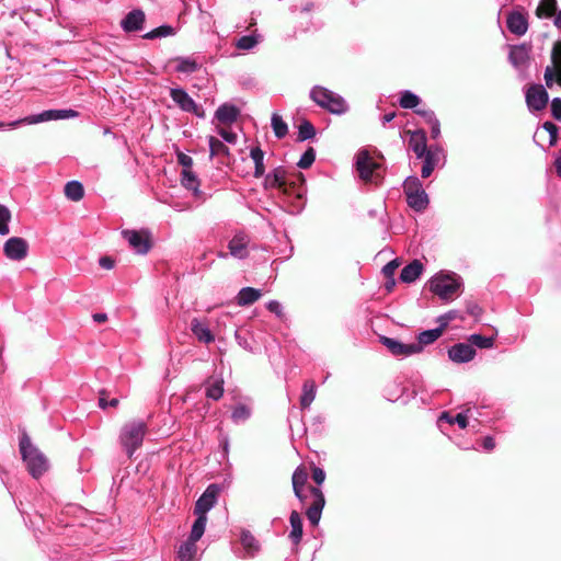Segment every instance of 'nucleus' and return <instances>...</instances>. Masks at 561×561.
<instances>
[{"label":"nucleus","mask_w":561,"mask_h":561,"mask_svg":"<svg viewBox=\"0 0 561 561\" xmlns=\"http://www.w3.org/2000/svg\"><path fill=\"white\" fill-rule=\"evenodd\" d=\"M310 96L319 106L333 114H342L347 110L345 100L325 88L314 87L311 90Z\"/></svg>","instance_id":"nucleus-7"},{"label":"nucleus","mask_w":561,"mask_h":561,"mask_svg":"<svg viewBox=\"0 0 561 561\" xmlns=\"http://www.w3.org/2000/svg\"><path fill=\"white\" fill-rule=\"evenodd\" d=\"M224 381L215 380L213 382H207L206 386V397L213 400H218L222 397L224 393Z\"/></svg>","instance_id":"nucleus-39"},{"label":"nucleus","mask_w":561,"mask_h":561,"mask_svg":"<svg viewBox=\"0 0 561 561\" xmlns=\"http://www.w3.org/2000/svg\"><path fill=\"white\" fill-rule=\"evenodd\" d=\"M175 70L182 73H193L199 68L196 60L191 57H178L175 58Z\"/></svg>","instance_id":"nucleus-34"},{"label":"nucleus","mask_w":561,"mask_h":561,"mask_svg":"<svg viewBox=\"0 0 561 561\" xmlns=\"http://www.w3.org/2000/svg\"><path fill=\"white\" fill-rule=\"evenodd\" d=\"M20 453L33 478H41L49 469L47 457L32 444L26 433H23L20 438Z\"/></svg>","instance_id":"nucleus-4"},{"label":"nucleus","mask_w":561,"mask_h":561,"mask_svg":"<svg viewBox=\"0 0 561 561\" xmlns=\"http://www.w3.org/2000/svg\"><path fill=\"white\" fill-rule=\"evenodd\" d=\"M312 480L318 484L321 485L325 480V472L320 467H313L312 469Z\"/></svg>","instance_id":"nucleus-54"},{"label":"nucleus","mask_w":561,"mask_h":561,"mask_svg":"<svg viewBox=\"0 0 561 561\" xmlns=\"http://www.w3.org/2000/svg\"><path fill=\"white\" fill-rule=\"evenodd\" d=\"M526 102L535 111L542 110L548 103V93L540 84L531 85L526 92Z\"/></svg>","instance_id":"nucleus-17"},{"label":"nucleus","mask_w":561,"mask_h":561,"mask_svg":"<svg viewBox=\"0 0 561 561\" xmlns=\"http://www.w3.org/2000/svg\"><path fill=\"white\" fill-rule=\"evenodd\" d=\"M557 12V0H541L536 9V16L539 19H549Z\"/></svg>","instance_id":"nucleus-33"},{"label":"nucleus","mask_w":561,"mask_h":561,"mask_svg":"<svg viewBox=\"0 0 561 561\" xmlns=\"http://www.w3.org/2000/svg\"><path fill=\"white\" fill-rule=\"evenodd\" d=\"M11 220V211L4 205L0 204V234L7 236L10 232L9 221Z\"/></svg>","instance_id":"nucleus-43"},{"label":"nucleus","mask_w":561,"mask_h":561,"mask_svg":"<svg viewBox=\"0 0 561 561\" xmlns=\"http://www.w3.org/2000/svg\"><path fill=\"white\" fill-rule=\"evenodd\" d=\"M146 432L147 425L144 422H134L124 426L119 440L129 458L142 445Z\"/></svg>","instance_id":"nucleus-8"},{"label":"nucleus","mask_w":561,"mask_h":561,"mask_svg":"<svg viewBox=\"0 0 561 561\" xmlns=\"http://www.w3.org/2000/svg\"><path fill=\"white\" fill-rule=\"evenodd\" d=\"M316 159V151L313 148L309 147L300 157L297 162V167L300 169H308L312 165Z\"/></svg>","instance_id":"nucleus-45"},{"label":"nucleus","mask_w":561,"mask_h":561,"mask_svg":"<svg viewBox=\"0 0 561 561\" xmlns=\"http://www.w3.org/2000/svg\"><path fill=\"white\" fill-rule=\"evenodd\" d=\"M145 23V13L139 10L130 11L121 22V26L125 32H136L142 30Z\"/></svg>","instance_id":"nucleus-20"},{"label":"nucleus","mask_w":561,"mask_h":561,"mask_svg":"<svg viewBox=\"0 0 561 561\" xmlns=\"http://www.w3.org/2000/svg\"><path fill=\"white\" fill-rule=\"evenodd\" d=\"M261 41H262V35L257 33V30L252 31L251 34L248 35V50L252 49Z\"/></svg>","instance_id":"nucleus-55"},{"label":"nucleus","mask_w":561,"mask_h":561,"mask_svg":"<svg viewBox=\"0 0 561 561\" xmlns=\"http://www.w3.org/2000/svg\"><path fill=\"white\" fill-rule=\"evenodd\" d=\"M317 393V387L313 380L305 381L302 386V393L300 396V405L302 409H307L313 402Z\"/></svg>","instance_id":"nucleus-28"},{"label":"nucleus","mask_w":561,"mask_h":561,"mask_svg":"<svg viewBox=\"0 0 561 561\" xmlns=\"http://www.w3.org/2000/svg\"><path fill=\"white\" fill-rule=\"evenodd\" d=\"M506 27L515 35H524L528 30L527 16L519 11L510 12L506 19Z\"/></svg>","instance_id":"nucleus-19"},{"label":"nucleus","mask_w":561,"mask_h":561,"mask_svg":"<svg viewBox=\"0 0 561 561\" xmlns=\"http://www.w3.org/2000/svg\"><path fill=\"white\" fill-rule=\"evenodd\" d=\"M530 47L526 44L512 46L510 50V61L515 67L526 66L529 61Z\"/></svg>","instance_id":"nucleus-23"},{"label":"nucleus","mask_w":561,"mask_h":561,"mask_svg":"<svg viewBox=\"0 0 561 561\" xmlns=\"http://www.w3.org/2000/svg\"><path fill=\"white\" fill-rule=\"evenodd\" d=\"M423 271V263L420 260H413L401 270L400 280L405 284H411L422 275Z\"/></svg>","instance_id":"nucleus-22"},{"label":"nucleus","mask_w":561,"mask_h":561,"mask_svg":"<svg viewBox=\"0 0 561 561\" xmlns=\"http://www.w3.org/2000/svg\"><path fill=\"white\" fill-rule=\"evenodd\" d=\"M172 101L184 112L196 114L198 106L188 93L182 88H173L170 90Z\"/></svg>","instance_id":"nucleus-18"},{"label":"nucleus","mask_w":561,"mask_h":561,"mask_svg":"<svg viewBox=\"0 0 561 561\" xmlns=\"http://www.w3.org/2000/svg\"><path fill=\"white\" fill-rule=\"evenodd\" d=\"M219 493L220 486L218 484L208 485L195 503L194 515L206 516L207 512L215 506Z\"/></svg>","instance_id":"nucleus-11"},{"label":"nucleus","mask_w":561,"mask_h":561,"mask_svg":"<svg viewBox=\"0 0 561 561\" xmlns=\"http://www.w3.org/2000/svg\"><path fill=\"white\" fill-rule=\"evenodd\" d=\"M307 479V471L302 467H297L291 477L293 490L296 497H300L301 490H305Z\"/></svg>","instance_id":"nucleus-29"},{"label":"nucleus","mask_w":561,"mask_h":561,"mask_svg":"<svg viewBox=\"0 0 561 561\" xmlns=\"http://www.w3.org/2000/svg\"><path fill=\"white\" fill-rule=\"evenodd\" d=\"M57 121L76 118L79 116V113L72 108H61L56 110Z\"/></svg>","instance_id":"nucleus-49"},{"label":"nucleus","mask_w":561,"mask_h":561,"mask_svg":"<svg viewBox=\"0 0 561 561\" xmlns=\"http://www.w3.org/2000/svg\"><path fill=\"white\" fill-rule=\"evenodd\" d=\"M482 447L486 451H491L495 447V442L492 436H485L482 440Z\"/></svg>","instance_id":"nucleus-61"},{"label":"nucleus","mask_w":561,"mask_h":561,"mask_svg":"<svg viewBox=\"0 0 561 561\" xmlns=\"http://www.w3.org/2000/svg\"><path fill=\"white\" fill-rule=\"evenodd\" d=\"M197 541H192L191 538H188L185 542H183L178 551V557L181 561H193L195 558V554L197 552L196 547Z\"/></svg>","instance_id":"nucleus-32"},{"label":"nucleus","mask_w":561,"mask_h":561,"mask_svg":"<svg viewBox=\"0 0 561 561\" xmlns=\"http://www.w3.org/2000/svg\"><path fill=\"white\" fill-rule=\"evenodd\" d=\"M271 125L274 131L275 137L284 138L288 133V126L284 122L280 115L274 113L272 115Z\"/></svg>","instance_id":"nucleus-37"},{"label":"nucleus","mask_w":561,"mask_h":561,"mask_svg":"<svg viewBox=\"0 0 561 561\" xmlns=\"http://www.w3.org/2000/svg\"><path fill=\"white\" fill-rule=\"evenodd\" d=\"M191 330L199 342L209 344L214 342L215 336L207 325L203 324L198 319L194 318L191 321Z\"/></svg>","instance_id":"nucleus-25"},{"label":"nucleus","mask_w":561,"mask_h":561,"mask_svg":"<svg viewBox=\"0 0 561 561\" xmlns=\"http://www.w3.org/2000/svg\"><path fill=\"white\" fill-rule=\"evenodd\" d=\"M399 267V262L398 260H392L390 262H388L383 267H382V274L385 275L386 278H391L394 276V273H396V270Z\"/></svg>","instance_id":"nucleus-50"},{"label":"nucleus","mask_w":561,"mask_h":561,"mask_svg":"<svg viewBox=\"0 0 561 561\" xmlns=\"http://www.w3.org/2000/svg\"><path fill=\"white\" fill-rule=\"evenodd\" d=\"M4 255L12 261H22L27 256L28 243L21 237H12L4 242Z\"/></svg>","instance_id":"nucleus-12"},{"label":"nucleus","mask_w":561,"mask_h":561,"mask_svg":"<svg viewBox=\"0 0 561 561\" xmlns=\"http://www.w3.org/2000/svg\"><path fill=\"white\" fill-rule=\"evenodd\" d=\"M380 342L394 356H409L421 352L420 345L404 344L396 339L380 336Z\"/></svg>","instance_id":"nucleus-15"},{"label":"nucleus","mask_w":561,"mask_h":561,"mask_svg":"<svg viewBox=\"0 0 561 561\" xmlns=\"http://www.w3.org/2000/svg\"><path fill=\"white\" fill-rule=\"evenodd\" d=\"M409 150L422 162L421 176H431L435 168L443 167L446 161L445 150L437 144L410 142Z\"/></svg>","instance_id":"nucleus-3"},{"label":"nucleus","mask_w":561,"mask_h":561,"mask_svg":"<svg viewBox=\"0 0 561 561\" xmlns=\"http://www.w3.org/2000/svg\"><path fill=\"white\" fill-rule=\"evenodd\" d=\"M468 313L473 317H479L481 314L482 309L477 304L468 305Z\"/></svg>","instance_id":"nucleus-63"},{"label":"nucleus","mask_w":561,"mask_h":561,"mask_svg":"<svg viewBox=\"0 0 561 561\" xmlns=\"http://www.w3.org/2000/svg\"><path fill=\"white\" fill-rule=\"evenodd\" d=\"M266 309L274 313L278 319H282L284 317L283 306L277 300H270L266 304Z\"/></svg>","instance_id":"nucleus-48"},{"label":"nucleus","mask_w":561,"mask_h":561,"mask_svg":"<svg viewBox=\"0 0 561 561\" xmlns=\"http://www.w3.org/2000/svg\"><path fill=\"white\" fill-rule=\"evenodd\" d=\"M417 114L422 115L430 127L431 138L436 139L440 135V125L435 114L431 110H419Z\"/></svg>","instance_id":"nucleus-27"},{"label":"nucleus","mask_w":561,"mask_h":561,"mask_svg":"<svg viewBox=\"0 0 561 561\" xmlns=\"http://www.w3.org/2000/svg\"><path fill=\"white\" fill-rule=\"evenodd\" d=\"M552 66H548L545 70V81L548 88L553 85L554 76L561 83V39L557 41L551 51Z\"/></svg>","instance_id":"nucleus-14"},{"label":"nucleus","mask_w":561,"mask_h":561,"mask_svg":"<svg viewBox=\"0 0 561 561\" xmlns=\"http://www.w3.org/2000/svg\"><path fill=\"white\" fill-rule=\"evenodd\" d=\"M420 102V98L410 91H404L399 100V104L402 108H414Z\"/></svg>","instance_id":"nucleus-41"},{"label":"nucleus","mask_w":561,"mask_h":561,"mask_svg":"<svg viewBox=\"0 0 561 561\" xmlns=\"http://www.w3.org/2000/svg\"><path fill=\"white\" fill-rule=\"evenodd\" d=\"M543 128L549 133L550 140H557L558 138V127L556 124L551 122H546L543 124Z\"/></svg>","instance_id":"nucleus-59"},{"label":"nucleus","mask_w":561,"mask_h":561,"mask_svg":"<svg viewBox=\"0 0 561 561\" xmlns=\"http://www.w3.org/2000/svg\"><path fill=\"white\" fill-rule=\"evenodd\" d=\"M178 162L183 167V169H190L193 165V159L185 154L184 152L176 149Z\"/></svg>","instance_id":"nucleus-52"},{"label":"nucleus","mask_w":561,"mask_h":561,"mask_svg":"<svg viewBox=\"0 0 561 561\" xmlns=\"http://www.w3.org/2000/svg\"><path fill=\"white\" fill-rule=\"evenodd\" d=\"M65 195L68 199L79 202L84 196L83 185L78 181H70L65 185Z\"/></svg>","instance_id":"nucleus-31"},{"label":"nucleus","mask_w":561,"mask_h":561,"mask_svg":"<svg viewBox=\"0 0 561 561\" xmlns=\"http://www.w3.org/2000/svg\"><path fill=\"white\" fill-rule=\"evenodd\" d=\"M476 353L474 347L468 343H456L448 348L449 359L457 364H463L472 360Z\"/></svg>","instance_id":"nucleus-16"},{"label":"nucleus","mask_w":561,"mask_h":561,"mask_svg":"<svg viewBox=\"0 0 561 561\" xmlns=\"http://www.w3.org/2000/svg\"><path fill=\"white\" fill-rule=\"evenodd\" d=\"M458 317V311L450 310L437 318V322L439 323L438 328H442V331L444 332L445 329L448 327L449 322L455 320Z\"/></svg>","instance_id":"nucleus-46"},{"label":"nucleus","mask_w":561,"mask_h":561,"mask_svg":"<svg viewBox=\"0 0 561 561\" xmlns=\"http://www.w3.org/2000/svg\"><path fill=\"white\" fill-rule=\"evenodd\" d=\"M317 135L314 126L308 119H301L298 125V139L297 140H309L314 138Z\"/></svg>","instance_id":"nucleus-35"},{"label":"nucleus","mask_w":561,"mask_h":561,"mask_svg":"<svg viewBox=\"0 0 561 561\" xmlns=\"http://www.w3.org/2000/svg\"><path fill=\"white\" fill-rule=\"evenodd\" d=\"M551 114L556 119H561V99L556 98L552 100Z\"/></svg>","instance_id":"nucleus-56"},{"label":"nucleus","mask_w":561,"mask_h":561,"mask_svg":"<svg viewBox=\"0 0 561 561\" xmlns=\"http://www.w3.org/2000/svg\"><path fill=\"white\" fill-rule=\"evenodd\" d=\"M421 190H423V184L417 176L410 175L403 182V192L405 196L412 193H417Z\"/></svg>","instance_id":"nucleus-38"},{"label":"nucleus","mask_w":561,"mask_h":561,"mask_svg":"<svg viewBox=\"0 0 561 561\" xmlns=\"http://www.w3.org/2000/svg\"><path fill=\"white\" fill-rule=\"evenodd\" d=\"M381 156H375L367 148L359 149L354 157V172L364 184L379 186L383 180Z\"/></svg>","instance_id":"nucleus-2"},{"label":"nucleus","mask_w":561,"mask_h":561,"mask_svg":"<svg viewBox=\"0 0 561 561\" xmlns=\"http://www.w3.org/2000/svg\"><path fill=\"white\" fill-rule=\"evenodd\" d=\"M197 518L195 519L192 530L190 534V537L192 541H198L202 536L204 535L206 523H207V516L203 515H196Z\"/></svg>","instance_id":"nucleus-36"},{"label":"nucleus","mask_w":561,"mask_h":561,"mask_svg":"<svg viewBox=\"0 0 561 561\" xmlns=\"http://www.w3.org/2000/svg\"><path fill=\"white\" fill-rule=\"evenodd\" d=\"M461 277L456 273H438L430 280V289L442 299H450L461 287Z\"/></svg>","instance_id":"nucleus-5"},{"label":"nucleus","mask_w":561,"mask_h":561,"mask_svg":"<svg viewBox=\"0 0 561 561\" xmlns=\"http://www.w3.org/2000/svg\"><path fill=\"white\" fill-rule=\"evenodd\" d=\"M290 531L288 538L294 547H298L302 539V517L297 511H293L289 516Z\"/></svg>","instance_id":"nucleus-21"},{"label":"nucleus","mask_w":561,"mask_h":561,"mask_svg":"<svg viewBox=\"0 0 561 561\" xmlns=\"http://www.w3.org/2000/svg\"><path fill=\"white\" fill-rule=\"evenodd\" d=\"M123 237L129 245L139 254H146L151 248L150 233L146 230H124Z\"/></svg>","instance_id":"nucleus-10"},{"label":"nucleus","mask_w":561,"mask_h":561,"mask_svg":"<svg viewBox=\"0 0 561 561\" xmlns=\"http://www.w3.org/2000/svg\"><path fill=\"white\" fill-rule=\"evenodd\" d=\"M209 146L211 156L228 154V148L225 142H209Z\"/></svg>","instance_id":"nucleus-53"},{"label":"nucleus","mask_w":561,"mask_h":561,"mask_svg":"<svg viewBox=\"0 0 561 561\" xmlns=\"http://www.w3.org/2000/svg\"><path fill=\"white\" fill-rule=\"evenodd\" d=\"M250 158L254 163V178H264L263 185L266 190H278L299 201L305 198L306 179L301 172L275 165L273 154L266 156L259 147L250 150Z\"/></svg>","instance_id":"nucleus-1"},{"label":"nucleus","mask_w":561,"mask_h":561,"mask_svg":"<svg viewBox=\"0 0 561 561\" xmlns=\"http://www.w3.org/2000/svg\"><path fill=\"white\" fill-rule=\"evenodd\" d=\"M262 296L260 289L248 286V306L254 304Z\"/></svg>","instance_id":"nucleus-57"},{"label":"nucleus","mask_w":561,"mask_h":561,"mask_svg":"<svg viewBox=\"0 0 561 561\" xmlns=\"http://www.w3.org/2000/svg\"><path fill=\"white\" fill-rule=\"evenodd\" d=\"M405 198L409 207L419 213L424 211L430 204L428 195L424 188L405 196Z\"/></svg>","instance_id":"nucleus-24"},{"label":"nucleus","mask_w":561,"mask_h":561,"mask_svg":"<svg viewBox=\"0 0 561 561\" xmlns=\"http://www.w3.org/2000/svg\"><path fill=\"white\" fill-rule=\"evenodd\" d=\"M57 121L56 110H46L38 114L26 116L12 122H0V129H13L22 124H38L43 122Z\"/></svg>","instance_id":"nucleus-13"},{"label":"nucleus","mask_w":561,"mask_h":561,"mask_svg":"<svg viewBox=\"0 0 561 561\" xmlns=\"http://www.w3.org/2000/svg\"><path fill=\"white\" fill-rule=\"evenodd\" d=\"M260 551V542L248 533V558L256 556Z\"/></svg>","instance_id":"nucleus-47"},{"label":"nucleus","mask_w":561,"mask_h":561,"mask_svg":"<svg viewBox=\"0 0 561 561\" xmlns=\"http://www.w3.org/2000/svg\"><path fill=\"white\" fill-rule=\"evenodd\" d=\"M240 115V110L229 103L220 105L214 115L213 124L218 128L224 140H236V135L228 130Z\"/></svg>","instance_id":"nucleus-6"},{"label":"nucleus","mask_w":561,"mask_h":561,"mask_svg":"<svg viewBox=\"0 0 561 561\" xmlns=\"http://www.w3.org/2000/svg\"><path fill=\"white\" fill-rule=\"evenodd\" d=\"M182 185L188 190L197 191L198 187V181L196 179V175L193 173L190 169H183L182 170Z\"/></svg>","instance_id":"nucleus-44"},{"label":"nucleus","mask_w":561,"mask_h":561,"mask_svg":"<svg viewBox=\"0 0 561 561\" xmlns=\"http://www.w3.org/2000/svg\"><path fill=\"white\" fill-rule=\"evenodd\" d=\"M99 264L105 270H111L114 267L115 261L111 256H102Z\"/></svg>","instance_id":"nucleus-60"},{"label":"nucleus","mask_w":561,"mask_h":561,"mask_svg":"<svg viewBox=\"0 0 561 561\" xmlns=\"http://www.w3.org/2000/svg\"><path fill=\"white\" fill-rule=\"evenodd\" d=\"M175 34V31L170 25H161L144 35L146 39L161 38L167 36H172Z\"/></svg>","instance_id":"nucleus-40"},{"label":"nucleus","mask_w":561,"mask_h":561,"mask_svg":"<svg viewBox=\"0 0 561 561\" xmlns=\"http://www.w3.org/2000/svg\"><path fill=\"white\" fill-rule=\"evenodd\" d=\"M411 140H426V133L424 129H416L413 131Z\"/></svg>","instance_id":"nucleus-64"},{"label":"nucleus","mask_w":561,"mask_h":561,"mask_svg":"<svg viewBox=\"0 0 561 561\" xmlns=\"http://www.w3.org/2000/svg\"><path fill=\"white\" fill-rule=\"evenodd\" d=\"M467 416L469 417V421H473L477 423V425L481 424L480 417L482 416V413L480 411V408L478 407H468L466 410Z\"/></svg>","instance_id":"nucleus-51"},{"label":"nucleus","mask_w":561,"mask_h":561,"mask_svg":"<svg viewBox=\"0 0 561 561\" xmlns=\"http://www.w3.org/2000/svg\"><path fill=\"white\" fill-rule=\"evenodd\" d=\"M470 345L479 348H491L494 344V340L489 336H484L478 333L471 334L469 337Z\"/></svg>","instance_id":"nucleus-42"},{"label":"nucleus","mask_w":561,"mask_h":561,"mask_svg":"<svg viewBox=\"0 0 561 561\" xmlns=\"http://www.w3.org/2000/svg\"><path fill=\"white\" fill-rule=\"evenodd\" d=\"M442 334H443L442 328H438V327L435 329L425 330V331H422L419 333L417 342L412 343V344L420 345L421 351H422L424 346L434 343L437 339H439L442 336Z\"/></svg>","instance_id":"nucleus-26"},{"label":"nucleus","mask_w":561,"mask_h":561,"mask_svg":"<svg viewBox=\"0 0 561 561\" xmlns=\"http://www.w3.org/2000/svg\"><path fill=\"white\" fill-rule=\"evenodd\" d=\"M308 494L301 490L300 497H297L301 504H306L310 497L312 500L310 506L306 510V516L312 526H318L321 519L322 511L325 505V497L321 489L317 486H308Z\"/></svg>","instance_id":"nucleus-9"},{"label":"nucleus","mask_w":561,"mask_h":561,"mask_svg":"<svg viewBox=\"0 0 561 561\" xmlns=\"http://www.w3.org/2000/svg\"><path fill=\"white\" fill-rule=\"evenodd\" d=\"M107 397L108 392L105 389L100 390L99 392V405L101 409H105L107 407Z\"/></svg>","instance_id":"nucleus-62"},{"label":"nucleus","mask_w":561,"mask_h":561,"mask_svg":"<svg viewBox=\"0 0 561 561\" xmlns=\"http://www.w3.org/2000/svg\"><path fill=\"white\" fill-rule=\"evenodd\" d=\"M454 421L455 423L460 427V428H466L469 424V417L467 416V412L463 411V412H460L458 413L455 417H454Z\"/></svg>","instance_id":"nucleus-58"},{"label":"nucleus","mask_w":561,"mask_h":561,"mask_svg":"<svg viewBox=\"0 0 561 561\" xmlns=\"http://www.w3.org/2000/svg\"><path fill=\"white\" fill-rule=\"evenodd\" d=\"M230 254L234 257L242 259L245 255V241L242 232L237 233L228 244Z\"/></svg>","instance_id":"nucleus-30"}]
</instances>
